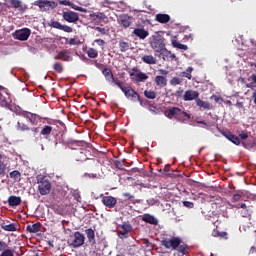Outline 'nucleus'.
<instances>
[{"label": "nucleus", "mask_w": 256, "mask_h": 256, "mask_svg": "<svg viewBox=\"0 0 256 256\" xmlns=\"http://www.w3.org/2000/svg\"><path fill=\"white\" fill-rule=\"evenodd\" d=\"M114 167L119 171H129L130 164L127 161H114Z\"/></svg>", "instance_id": "nucleus-25"}, {"label": "nucleus", "mask_w": 256, "mask_h": 256, "mask_svg": "<svg viewBox=\"0 0 256 256\" xmlns=\"http://www.w3.org/2000/svg\"><path fill=\"white\" fill-rule=\"evenodd\" d=\"M155 84L160 89H163V87H167V78H165L164 76H161V75L156 76L155 77Z\"/></svg>", "instance_id": "nucleus-29"}, {"label": "nucleus", "mask_w": 256, "mask_h": 256, "mask_svg": "<svg viewBox=\"0 0 256 256\" xmlns=\"http://www.w3.org/2000/svg\"><path fill=\"white\" fill-rule=\"evenodd\" d=\"M102 203L108 209H113V207H115V205H117V198H115L113 196H104L102 198Z\"/></svg>", "instance_id": "nucleus-16"}, {"label": "nucleus", "mask_w": 256, "mask_h": 256, "mask_svg": "<svg viewBox=\"0 0 256 256\" xmlns=\"http://www.w3.org/2000/svg\"><path fill=\"white\" fill-rule=\"evenodd\" d=\"M119 49L121 53H125L126 51H129V44L123 40L119 42Z\"/></svg>", "instance_id": "nucleus-41"}, {"label": "nucleus", "mask_w": 256, "mask_h": 256, "mask_svg": "<svg viewBox=\"0 0 256 256\" xmlns=\"http://www.w3.org/2000/svg\"><path fill=\"white\" fill-rule=\"evenodd\" d=\"M196 105L200 107L201 109L210 110L211 109V103L207 101H203L200 98L196 99Z\"/></svg>", "instance_id": "nucleus-32"}, {"label": "nucleus", "mask_w": 256, "mask_h": 256, "mask_svg": "<svg viewBox=\"0 0 256 256\" xmlns=\"http://www.w3.org/2000/svg\"><path fill=\"white\" fill-rule=\"evenodd\" d=\"M79 40L75 39V38H71L69 40V45H79Z\"/></svg>", "instance_id": "nucleus-59"}, {"label": "nucleus", "mask_w": 256, "mask_h": 256, "mask_svg": "<svg viewBox=\"0 0 256 256\" xmlns=\"http://www.w3.org/2000/svg\"><path fill=\"white\" fill-rule=\"evenodd\" d=\"M144 96L146 97V99H157V92L152 90H145Z\"/></svg>", "instance_id": "nucleus-39"}, {"label": "nucleus", "mask_w": 256, "mask_h": 256, "mask_svg": "<svg viewBox=\"0 0 256 256\" xmlns=\"http://www.w3.org/2000/svg\"><path fill=\"white\" fill-rule=\"evenodd\" d=\"M133 72H130V77H134V81L136 83H143V81H147L149 79V76L141 71H139V68L133 67Z\"/></svg>", "instance_id": "nucleus-7"}, {"label": "nucleus", "mask_w": 256, "mask_h": 256, "mask_svg": "<svg viewBox=\"0 0 256 256\" xmlns=\"http://www.w3.org/2000/svg\"><path fill=\"white\" fill-rule=\"evenodd\" d=\"M241 197H242V195L239 194V193L234 194L233 197H232L233 203H237V201H241Z\"/></svg>", "instance_id": "nucleus-55"}, {"label": "nucleus", "mask_w": 256, "mask_h": 256, "mask_svg": "<svg viewBox=\"0 0 256 256\" xmlns=\"http://www.w3.org/2000/svg\"><path fill=\"white\" fill-rule=\"evenodd\" d=\"M184 101H196L199 99V92L194 91V90H187L184 93Z\"/></svg>", "instance_id": "nucleus-17"}, {"label": "nucleus", "mask_w": 256, "mask_h": 256, "mask_svg": "<svg viewBox=\"0 0 256 256\" xmlns=\"http://www.w3.org/2000/svg\"><path fill=\"white\" fill-rule=\"evenodd\" d=\"M255 83H256V74L252 75V82H250L247 87H249L250 89H253L255 87Z\"/></svg>", "instance_id": "nucleus-53"}, {"label": "nucleus", "mask_w": 256, "mask_h": 256, "mask_svg": "<svg viewBox=\"0 0 256 256\" xmlns=\"http://www.w3.org/2000/svg\"><path fill=\"white\" fill-rule=\"evenodd\" d=\"M183 205L184 207H187V209H193V207H195V204L191 201H184Z\"/></svg>", "instance_id": "nucleus-54"}, {"label": "nucleus", "mask_w": 256, "mask_h": 256, "mask_svg": "<svg viewBox=\"0 0 256 256\" xmlns=\"http://www.w3.org/2000/svg\"><path fill=\"white\" fill-rule=\"evenodd\" d=\"M38 6L40 9H44V11H49V9H55L57 7V2L49 1V0H41L39 1Z\"/></svg>", "instance_id": "nucleus-14"}, {"label": "nucleus", "mask_w": 256, "mask_h": 256, "mask_svg": "<svg viewBox=\"0 0 256 256\" xmlns=\"http://www.w3.org/2000/svg\"><path fill=\"white\" fill-rule=\"evenodd\" d=\"M9 249V244L7 242L1 240L0 241V253H3V251H7Z\"/></svg>", "instance_id": "nucleus-47"}, {"label": "nucleus", "mask_w": 256, "mask_h": 256, "mask_svg": "<svg viewBox=\"0 0 256 256\" xmlns=\"http://www.w3.org/2000/svg\"><path fill=\"white\" fill-rule=\"evenodd\" d=\"M132 33L133 35L139 37L142 40L149 37V31L145 30V28H135Z\"/></svg>", "instance_id": "nucleus-20"}, {"label": "nucleus", "mask_w": 256, "mask_h": 256, "mask_svg": "<svg viewBox=\"0 0 256 256\" xmlns=\"http://www.w3.org/2000/svg\"><path fill=\"white\" fill-rule=\"evenodd\" d=\"M155 20L158 23L165 24V23H169V21H171V16H169V14L159 13V14H156Z\"/></svg>", "instance_id": "nucleus-27"}, {"label": "nucleus", "mask_w": 256, "mask_h": 256, "mask_svg": "<svg viewBox=\"0 0 256 256\" xmlns=\"http://www.w3.org/2000/svg\"><path fill=\"white\" fill-rule=\"evenodd\" d=\"M191 73H193V67H188L186 71L180 73V77H185L191 81V79H193V75H191Z\"/></svg>", "instance_id": "nucleus-34"}, {"label": "nucleus", "mask_w": 256, "mask_h": 256, "mask_svg": "<svg viewBox=\"0 0 256 256\" xmlns=\"http://www.w3.org/2000/svg\"><path fill=\"white\" fill-rule=\"evenodd\" d=\"M49 27H53V29H59L60 31H64V33H73V27L63 25L59 21H50Z\"/></svg>", "instance_id": "nucleus-11"}, {"label": "nucleus", "mask_w": 256, "mask_h": 256, "mask_svg": "<svg viewBox=\"0 0 256 256\" xmlns=\"http://www.w3.org/2000/svg\"><path fill=\"white\" fill-rule=\"evenodd\" d=\"M84 233L90 245H95L97 243V241L95 240V230H93L92 228H88L84 231Z\"/></svg>", "instance_id": "nucleus-22"}, {"label": "nucleus", "mask_w": 256, "mask_h": 256, "mask_svg": "<svg viewBox=\"0 0 256 256\" xmlns=\"http://www.w3.org/2000/svg\"><path fill=\"white\" fill-rule=\"evenodd\" d=\"M96 31H98V33H101V35H107V33H109V30L105 29V28H101L99 26H97L95 28Z\"/></svg>", "instance_id": "nucleus-52"}, {"label": "nucleus", "mask_w": 256, "mask_h": 256, "mask_svg": "<svg viewBox=\"0 0 256 256\" xmlns=\"http://www.w3.org/2000/svg\"><path fill=\"white\" fill-rule=\"evenodd\" d=\"M238 135L240 139H242V141H245V139H248L249 143L242 142V145H244L245 147H253V145H255V138L249 137V134L247 132L240 131Z\"/></svg>", "instance_id": "nucleus-13"}, {"label": "nucleus", "mask_w": 256, "mask_h": 256, "mask_svg": "<svg viewBox=\"0 0 256 256\" xmlns=\"http://www.w3.org/2000/svg\"><path fill=\"white\" fill-rule=\"evenodd\" d=\"M183 83V80L179 77H174L170 80V85H181Z\"/></svg>", "instance_id": "nucleus-45"}, {"label": "nucleus", "mask_w": 256, "mask_h": 256, "mask_svg": "<svg viewBox=\"0 0 256 256\" xmlns=\"http://www.w3.org/2000/svg\"><path fill=\"white\" fill-rule=\"evenodd\" d=\"M107 5H111V1L110 0H104L102 2V7H107Z\"/></svg>", "instance_id": "nucleus-64"}, {"label": "nucleus", "mask_w": 256, "mask_h": 256, "mask_svg": "<svg viewBox=\"0 0 256 256\" xmlns=\"http://www.w3.org/2000/svg\"><path fill=\"white\" fill-rule=\"evenodd\" d=\"M90 19L92 21H103V19H107V16L103 12L92 13L90 14Z\"/></svg>", "instance_id": "nucleus-33"}, {"label": "nucleus", "mask_w": 256, "mask_h": 256, "mask_svg": "<svg viewBox=\"0 0 256 256\" xmlns=\"http://www.w3.org/2000/svg\"><path fill=\"white\" fill-rule=\"evenodd\" d=\"M62 18L67 23H77L79 21V14L77 12H73L71 10L63 11Z\"/></svg>", "instance_id": "nucleus-10"}, {"label": "nucleus", "mask_w": 256, "mask_h": 256, "mask_svg": "<svg viewBox=\"0 0 256 256\" xmlns=\"http://www.w3.org/2000/svg\"><path fill=\"white\" fill-rule=\"evenodd\" d=\"M74 239L72 240V247L78 249V247H83L85 245V235L79 231L74 232Z\"/></svg>", "instance_id": "nucleus-8"}, {"label": "nucleus", "mask_w": 256, "mask_h": 256, "mask_svg": "<svg viewBox=\"0 0 256 256\" xmlns=\"http://www.w3.org/2000/svg\"><path fill=\"white\" fill-rule=\"evenodd\" d=\"M124 95L130 101H133L134 103L139 101L140 105H143V99L131 86H127L126 90L124 91Z\"/></svg>", "instance_id": "nucleus-5"}, {"label": "nucleus", "mask_w": 256, "mask_h": 256, "mask_svg": "<svg viewBox=\"0 0 256 256\" xmlns=\"http://www.w3.org/2000/svg\"><path fill=\"white\" fill-rule=\"evenodd\" d=\"M28 112L29 111L21 110V108H18L15 110V113L16 115H18V117H24V118L27 116Z\"/></svg>", "instance_id": "nucleus-48"}, {"label": "nucleus", "mask_w": 256, "mask_h": 256, "mask_svg": "<svg viewBox=\"0 0 256 256\" xmlns=\"http://www.w3.org/2000/svg\"><path fill=\"white\" fill-rule=\"evenodd\" d=\"M165 117L168 119H172L173 117L177 119V121L183 122L185 119H191V114L181 110L179 107H171L168 108L164 112Z\"/></svg>", "instance_id": "nucleus-1"}, {"label": "nucleus", "mask_w": 256, "mask_h": 256, "mask_svg": "<svg viewBox=\"0 0 256 256\" xmlns=\"http://www.w3.org/2000/svg\"><path fill=\"white\" fill-rule=\"evenodd\" d=\"M142 221H144V223H149L150 225H157V223H159V220L151 214H144L142 216Z\"/></svg>", "instance_id": "nucleus-26"}, {"label": "nucleus", "mask_w": 256, "mask_h": 256, "mask_svg": "<svg viewBox=\"0 0 256 256\" xmlns=\"http://www.w3.org/2000/svg\"><path fill=\"white\" fill-rule=\"evenodd\" d=\"M112 83H114V85H117V87H119V89L124 93V91L127 90V86H124L125 83L118 80L117 78H115Z\"/></svg>", "instance_id": "nucleus-38"}, {"label": "nucleus", "mask_w": 256, "mask_h": 256, "mask_svg": "<svg viewBox=\"0 0 256 256\" xmlns=\"http://www.w3.org/2000/svg\"><path fill=\"white\" fill-rule=\"evenodd\" d=\"M162 246L165 249H172V251H175L176 249H178L179 245H181V238L179 237H171V238H162Z\"/></svg>", "instance_id": "nucleus-4"}, {"label": "nucleus", "mask_w": 256, "mask_h": 256, "mask_svg": "<svg viewBox=\"0 0 256 256\" xmlns=\"http://www.w3.org/2000/svg\"><path fill=\"white\" fill-rule=\"evenodd\" d=\"M54 59L60 61H73V56L69 50H62L54 57Z\"/></svg>", "instance_id": "nucleus-15"}, {"label": "nucleus", "mask_w": 256, "mask_h": 256, "mask_svg": "<svg viewBox=\"0 0 256 256\" xmlns=\"http://www.w3.org/2000/svg\"><path fill=\"white\" fill-rule=\"evenodd\" d=\"M150 47L153 48L155 53H160L159 57L171 55V51L167 50L165 47V40L163 38H154L150 43Z\"/></svg>", "instance_id": "nucleus-3"}, {"label": "nucleus", "mask_w": 256, "mask_h": 256, "mask_svg": "<svg viewBox=\"0 0 256 256\" xmlns=\"http://www.w3.org/2000/svg\"><path fill=\"white\" fill-rule=\"evenodd\" d=\"M12 36L17 40V41H27L29 37H31V29L29 28H23L20 30H16Z\"/></svg>", "instance_id": "nucleus-6"}, {"label": "nucleus", "mask_w": 256, "mask_h": 256, "mask_svg": "<svg viewBox=\"0 0 256 256\" xmlns=\"http://www.w3.org/2000/svg\"><path fill=\"white\" fill-rule=\"evenodd\" d=\"M10 4L12 5V7H14L15 9H19V7H21V1L19 0H11Z\"/></svg>", "instance_id": "nucleus-50"}, {"label": "nucleus", "mask_w": 256, "mask_h": 256, "mask_svg": "<svg viewBox=\"0 0 256 256\" xmlns=\"http://www.w3.org/2000/svg\"><path fill=\"white\" fill-rule=\"evenodd\" d=\"M223 135L228 139V141L234 143V145H241V139H239L237 135L232 134L231 131L224 132Z\"/></svg>", "instance_id": "nucleus-19"}, {"label": "nucleus", "mask_w": 256, "mask_h": 256, "mask_svg": "<svg viewBox=\"0 0 256 256\" xmlns=\"http://www.w3.org/2000/svg\"><path fill=\"white\" fill-rule=\"evenodd\" d=\"M1 228L4 230V231H17V226H15L13 223L11 224H5V223H2L1 224Z\"/></svg>", "instance_id": "nucleus-35"}, {"label": "nucleus", "mask_w": 256, "mask_h": 256, "mask_svg": "<svg viewBox=\"0 0 256 256\" xmlns=\"http://www.w3.org/2000/svg\"><path fill=\"white\" fill-rule=\"evenodd\" d=\"M142 61L146 63L147 65H156L157 64V58H155L153 55H144L142 57Z\"/></svg>", "instance_id": "nucleus-31"}, {"label": "nucleus", "mask_w": 256, "mask_h": 256, "mask_svg": "<svg viewBox=\"0 0 256 256\" xmlns=\"http://www.w3.org/2000/svg\"><path fill=\"white\" fill-rule=\"evenodd\" d=\"M0 256H15V254L12 249L7 248L0 254Z\"/></svg>", "instance_id": "nucleus-49"}, {"label": "nucleus", "mask_w": 256, "mask_h": 256, "mask_svg": "<svg viewBox=\"0 0 256 256\" xmlns=\"http://www.w3.org/2000/svg\"><path fill=\"white\" fill-rule=\"evenodd\" d=\"M211 99H214L215 103H219V101H223V99L217 95H213Z\"/></svg>", "instance_id": "nucleus-62"}, {"label": "nucleus", "mask_w": 256, "mask_h": 256, "mask_svg": "<svg viewBox=\"0 0 256 256\" xmlns=\"http://www.w3.org/2000/svg\"><path fill=\"white\" fill-rule=\"evenodd\" d=\"M118 23L124 27V29H127L130 25H133V17L128 14H122L118 18Z\"/></svg>", "instance_id": "nucleus-12"}, {"label": "nucleus", "mask_w": 256, "mask_h": 256, "mask_svg": "<svg viewBox=\"0 0 256 256\" xmlns=\"http://www.w3.org/2000/svg\"><path fill=\"white\" fill-rule=\"evenodd\" d=\"M53 69H55L57 73H63V64L56 62L53 65Z\"/></svg>", "instance_id": "nucleus-46"}, {"label": "nucleus", "mask_w": 256, "mask_h": 256, "mask_svg": "<svg viewBox=\"0 0 256 256\" xmlns=\"http://www.w3.org/2000/svg\"><path fill=\"white\" fill-rule=\"evenodd\" d=\"M241 215H242V217H250L251 213H249V210L246 209L244 211H241Z\"/></svg>", "instance_id": "nucleus-60"}, {"label": "nucleus", "mask_w": 256, "mask_h": 256, "mask_svg": "<svg viewBox=\"0 0 256 256\" xmlns=\"http://www.w3.org/2000/svg\"><path fill=\"white\" fill-rule=\"evenodd\" d=\"M10 177H11V179H14L15 181L20 180L21 172H19V170H14V171L10 172Z\"/></svg>", "instance_id": "nucleus-43"}, {"label": "nucleus", "mask_w": 256, "mask_h": 256, "mask_svg": "<svg viewBox=\"0 0 256 256\" xmlns=\"http://www.w3.org/2000/svg\"><path fill=\"white\" fill-rule=\"evenodd\" d=\"M175 97H177L178 99L183 97V90H182V88H178V90L175 92Z\"/></svg>", "instance_id": "nucleus-58"}, {"label": "nucleus", "mask_w": 256, "mask_h": 256, "mask_svg": "<svg viewBox=\"0 0 256 256\" xmlns=\"http://www.w3.org/2000/svg\"><path fill=\"white\" fill-rule=\"evenodd\" d=\"M171 44L172 47H174L175 49H180L182 51H187L189 49L187 45L179 43V41L177 40V36H174L172 38Z\"/></svg>", "instance_id": "nucleus-24"}, {"label": "nucleus", "mask_w": 256, "mask_h": 256, "mask_svg": "<svg viewBox=\"0 0 256 256\" xmlns=\"http://www.w3.org/2000/svg\"><path fill=\"white\" fill-rule=\"evenodd\" d=\"M26 231H28V233H39V231H41V223L37 222L35 224L28 225L26 227Z\"/></svg>", "instance_id": "nucleus-30"}, {"label": "nucleus", "mask_w": 256, "mask_h": 256, "mask_svg": "<svg viewBox=\"0 0 256 256\" xmlns=\"http://www.w3.org/2000/svg\"><path fill=\"white\" fill-rule=\"evenodd\" d=\"M51 131H53V127L51 126H44V128L41 130V135H51Z\"/></svg>", "instance_id": "nucleus-44"}, {"label": "nucleus", "mask_w": 256, "mask_h": 256, "mask_svg": "<svg viewBox=\"0 0 256 256\" xmlns=\"http://www.w3.org/2000/svg\"><path fill=\"white\" fill-rule=\"evenodd\" d=\"M16 129H17L18 131H31V128L28 127L27 124H25V123H23V122H21V121H18V122H17Z\"/></svg>", "instance_id": "nucleus-36"}, {"label": "nucleus", "mask_w": 256, "mask_h": 256, "mask_svg": "<svg viewBox=\"0 0 256 256\" xmlns=\"http://www.w3.org/2000/svg\"><path fill=\"white\" fill-rule=\"evenodd\" d=\"M213 237H220V239H227V232H219L218 230H213Z\"/></svg>", "instance_id": "nucleus-42"}, {"label": "nucleus", "mask_w": 256, "mask_h": 256, "mask_svg": "<svg viewBox=\"0 0 256 256\" xmlns=\"http://www.w3.org/2000/svg\"><path fill=\"white\" fill-rule=\"evenodd\" d=\"M189 252V246L187 244H180L178 246V253H181L182 255H187Z\"/></svg>", "instance_id": "nucleus-40"}, {"label": "nucleus", "mask_w": 256, "mask_h": 256, "mask_svg": "<svg viewBox=\"0 0 256 256\" xmlns=\"http://www.w3.org/2000/svg\"><path fill=\"white\" fill-rule=\"evenodd\" d=\"M160 75H169V71L165 70V69H160L158 70Z\"/></svg>", "instance_id": "nucleus-63"}, {"label": "nucleus", "mask_w": 256, "mask_h": 256, "mask_svg": "<svg viewBox=\"0 0 256 256\" xmlns=\"http://www.w3.org/2000/svg\"><path fill=\"white\" fill-rule=\"evenodd\" d=\"M125 208V201L123 200H118L116 203V209H119V211H121V209Z\"/></svg>", "instance_id": "nucleus-51"}, {"label": "nucleus", "mask_w": 256, "mask_h": 256, "mask_svg": "<svg viewBox=\"0 0 256 256\" xmlns=\"http://www.w3.org/2000/svg\"><path fill=\"white\" fill-rule=\"evenodd\" d=\"M22 203L21 197L19 196H9L8 198V205L9 207H19V205Z\"/></svg>", "instance_id": "nucleus-23"}, {"label": "nucleus", "mask_w": 256, "mask_h": 256, "mask_svg": "<svg viewBox=\"0 0 256 256\" xmlns=\"http://www.w3.org/2000/svg\"><path fill=\"white\" fill-rule=\"evenodd\" d=\"M94 43H97L99 45V47H105V40L103 39H96L94 40Z\"/></svg>", "instance_id": "nucleus-56"}, {"label": "nucleus", "mask_w": 256, "mask_h": 256, "mask_svg": "<svg viewBox=\"0 0 256 256\" xmlns=\"http://www.w3.org/2000/svg\"><path fill=\"white\" fill-rule=\"evenodd\" d=\"M102 74L104 75L106 81H108V83H113V80H115V76H113V71H111V69L105 67L102 70Z\"/></svg>", "instance_id": "nucleus-28"}, {"label": "nucleus", "mask_w": 256, "mask_h": 256, "mask_svg": "<svg viewBox=\"0 0 256 256\" xmlns=\"http://www.w3.org/2000/svg\"><path fill=\"white\" fill-rule=\"evenodd\" d=\"M120 227L122 229L118 231L120 239H127L129 237V233L133 231V226L131 225V222L125 221Z\"/></svg>", "instance_id": "nucleus-9"}, {"label": "nucleus", "mask_w": 256, "mask_h": 256, "mask_svg": "<svg viewBox=\"0 0 256 256\" xmlns=\"http://www.w3.org/2000/svg\"><path fill=\"white\" fill-rule=\"evenodd\" d=\"M5 173V164L0 161V175H3Z\"/></svg>", "instance_id": "nucleus-61"}, {"label": "nucleus", "mask_w": 256, "mask_h": 256, "mask_svg": "<svg viewBox=\"0 0 256 256\" xmlns=\"http://www.w3.org/2000/svg\"><path fill=\"white\" fill-rule=\"evenodd\" d=\"M87 55L90 59H97V57H99V52L94 48H89L87 50Z\"/></svg>", "instance_id": "nucleus-37"}, {"label": "nucleus", "mask_w": 256, "mask_h": 256, "mask_svg": "<svg viewBox=\"0 0 256 256\" xmlns=\"http://www.w3.org/2000/svg\"><path fill=\"white\" fill-rule=\"evenodd\" d=\"M38 191L40 195H49L51 193V181L46 175L39 174L36 177Z\"/></svg>", "instance_id": "nucleus-2"}, {"label": "nucleus", "mask_w": 256, "mask_h": 256, "mask_svg": "<svg viewBox=\"0 0 256 256\" xmlns=\"http://www.w3.org/2000/svg\"><path fill=\"white\" fill-rule=\"evenodd\" d=\"M25 119H28L31 125H37V123L41 121V116H39L38 114L28 112L26 113Z\"/></svg>", "instance_id": "nucleus-21"}, {"label": "nucleus", "mask_w": 256, "mask_h": 256, "mask_svg": "<svg viewBox=\"0 0 256 256\" xmlns=\"http://www.w3.org/2000/svg\"><path fill=\"white\" fill-rule=\"evenodd\" d=\"M160 173L163 171L164 175H171L169 172V166L165 165L164 169H159Z\"/></svg>", "instance_id": "nucleus-57"}, {"label": "nucleus", "mask_w": 256, "mask_h": 256, "mask_svg": "<svg viewBox=\"0 0 256 256\" xmlns=\"http://www.w3.org/2000/svg\"><path fill=\"white\" fill-rule=\"evenodd\" d=\"M59 4L60 5H65L67 7H71V9H74L75 11H80L81 13H85V9L83 7L77 6L69 0H60Z\"/></svg>", "instance_id": "nucleus-18"}]
</instances>
